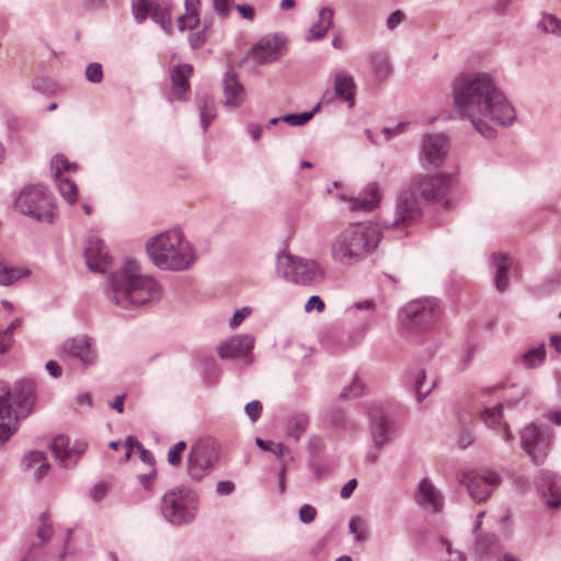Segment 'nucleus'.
<instances>
[{
    "label": "nucleus",
    "mask_w": 561,
    "mask_h": 561,
    "mask_svg": "<svg viewBox=\"0 0 561 561\" xmlns=\"http://www.w3.org/2000/svg\"><path fill=\"white\" fill-rule=\"evenodd\" d=\"M451 179L453 175L446 173L414 176L409 186L399 194L393 218L383 222L385 228L405 230L421 218L423 206L430 202L449 206Z\"/></svg>",
    "instance_id": "f03ea898"
},
{
    "label": "nucleus",
    "mask_w": 561,
    "mask_h": 561,
    "mask_svg": "<svg viewBox=\"0 0 561 561\" xmlns=\"http://www.w3.org/2000/svg\"><path fill=\"white\" fill-rule=\"evenodd\" d=\"M529 396V388L524 387L516 390L514 394L507 397L504 400L503 404L507 409H523L526 407Z\"/></svg>",
    "instance_id": "c03bdc74"
},
{
    "label": "nucleus",
    "mask_w": 561,
    "mask_h": 561,
    "mask_svg": "<svg viewBox=\"0 0 561 561\" xmlns=\"http://www.w3.org/2000/svg\"><path fill=\"white\" fill-rule=\"evenodd\" d=\"M206 42V26L196 33H193L188 37V43L192 49L201 48Z\"/></svg>",
    "instance_id": "13d9d810"
},
{
    "label": "nucleus",
    "mask_w": 561,
    "mask_h": 561,
    "mask_svg": "<svg viewBox=\"0 0 561 561\" xmlns=\"http://www.w3.org/2000/svg\"><path fill=\"white\" fill-rule=\"evenodd\" d=\"M381 238L382 233L376 225L352 224L330 241V259L335 266L351 270L375 253Z\"/></svg>",
    "instance_id": "20e7f679"
},
{
    "label": "nucleus",
    "mask_w": 561,
    "mask_h": 561,
    "mask_svg": "<svg viewBox=\"0 0 561 561\" xmlns=\"http://www.w3.org/2000/svg\"><path fill=\"white\" fill-rule=\"evenodd\" d=\"M172 92L181 101L187 100L190 91V78L193 75V67L190 64L176 65L171 69Z\"/></svg>",
    "instance_id": "a878e982"
},
{
    "label": "nucleus",
    "mask_w": 561,
    "mask_h": 561,
    "mask_svg": "<svg viewBox=\"0 0 561 561\" xmlns=\"http://www.w3.org/2000/svg\"><path fill=\"white\" fill-rule=\"evenodd\" d=\"M408 123L405 122H401L399 124H397L394 127H385L381 129V135L383 137V141H389L390 139H392L393 137L400 135L401 133L404 131L405 127H407Z\"/></svg>",
    "instance_id": "4d7b16f0"
},
{
    "label": "nucleus",
    "mask_w": 561,
    "mask_h": 561,
    "mask_svg": "<svg viewBox=\"0 0 561 561\" xmlns=\"http://www.w3.org/2000/svg\"><path fill=\"white\" fill-rule=\"evenodd\" d=\"M414 501L426 514H438L443 511L445 505L444 495L427 477L419 481Z\"/></svg>",
    "instance_id": "f3484780"
},
{
    "label": "nucleus",
    "mask_w": 561,
    "mask_h": 561,
    "mask_svg": "<svg viewBox=\"0 0 561 561\" xmlns=\"http://www.w3.org/2000/svg\"><path fill=\"white\" fill-rule=\"evenodd\" d=\"M333 16L334 12L331 8H322L319 11V21L309 28L306 39L308 42L322 39L333 25Z\"/></svg>",
    "instance_id": "7c9ffc66"
},
{
    "label": "nucleus",
    "mask_w": 561,
    "mask_h": 561,
    "mask_svg": "<svg viewBox=\"0 0 561 561\" xmlns=\"http://www.w3.org/2000/svg\"><path fill=\"white\" fill-rule=\"evenodd\" d=\"M156 0H131L130 9L134 20L141 24L151 15Z\"/></svg>",
    "instance_id": "ea45409f"
},
{
    "label": "nucleus",
    "mask_w": 561,
    "mask_h": 561,
    "mask_svg": "<svg viewBox=\"0 0 561 561\" xmlns=\"http://www.w3.org/2000/svg\"><path fill=\"white\" fill-rule=\"evenodd\" d=\"M25 273L21 270L10 267L0 261V285L8 286L20 279Z\"/></svg>",
    "instance_id": "de8ad7c7"
},
{
    "label": "nucleus",
    "mask_w": 561,
    "mask_h": 561,
    "mask_svg": "<svg viewBox=\"0 0 561 561\" xmlns=\"http://www.w3.org/2000/svg\"><path fill=\"white\" fill-rule=\"evenodd\" d=\"M344 201L351 211L370 213L381 201V193L376 183H369L357 197H346Z\"/></svg>",
    "instance_id": "4be33fe9"
},
{
    "label": "nucleus",
    "mask_w": 561,
    "mask_h": 561,
    "mask_svg": "<svg viewBox=\"0 0 561 561\" xmlns=\"http://www.w3.org/2000/svg\"><path fill=\"white\" fill-rule=\"evenodd\" d=\"M539 26L547 33L561 37V20L549 13H545L539 22Z\"/></svg>",
    "instance_id": "49530a36"
},
{
    "label": "nucleus",
    "mask_w": 561,
    "mask_h": 561,
    "mask_svg": "<svg viewBox=\"0 0 561 561\" xmlns=\"http://www.w3.org/2000/svg\"><path fill=\"white\" fill-rule=\"evenodd\" d=\"M439 316L435 298H421L407 304L400 311L401 323L412 330H424Z\"/></svg>",
    "instance_id": "4468645a"
},
{
    "label": "nucleus",
    "mask_w": 561,
    "mask_h": 561,
    "mask_svg": "<svg viewBox=\"0 0 561 561\" xmlns=\"http://www.w3.org/2000/svg\"><path fill=\"white\" fill-rule=\"evenodd\" d=\"M276 272L284 279L298 285H312L324 277V268L314 260L280 253L276 259Z\"/></svg>",
    "instance_id": "1a4fd4ad"
},
{
    "label": "nucleus",
    "mask_w": 561,
    "mask_h": 561,
    "mask_svg": "<svg viewBox=\"0 0 561 561\" xmlns=\"http://www.w3.org/2000/svg\"><path fill=\"white\" fill-rule=\"evenodd\" d=\"M34 404V386L16 381L8 387L0 380V446L18 430V419L27 416Z\"/></svg>",
    "instance_id": "423d86ee"
},
{
    "label": "nucleus",
    "mask_w": 561,
    "mask_h": 561,
    "mask_svg": "<svg viewBox=\"0 0 561 561\" xmlns=\"http://www.w3.org/2000/svg\"><path fill=\"white\" fill-rule=\"evenodd\" d=\"M50 447L54 456L61 462L64 467L73 466L75 459H71L72 454H70L69 438L67 436L60 435L55 437Z\"/></svg>",
    "instance_id": "c9c22d12"
},
{
    "label": "nucleus",
    "mask_w": 561,
    "mask_h": 561,
    "mask_svg": "<svg viewBox=\"0 0 561 561\" xmlns=\"http://www.w3.org/2000/svg\"><path fill=\"white\" fill-rule=\"evenodd\" d=\"M199 0H185V14L178 18V27L180 31L193 30L199 23L198 8Z\"/></svg>",
    "instance_id": "72a5a7b5"
},
{
    "label": "nucleus",
    "mask_w": 561,
    "mask_h": 561,
    "mask_svg": "<svg viewBox=\"0 0 561 561\" xmlns=\"http://www.w3.org/2000/svg\"><path fill=\"white\" fill-rule=\"evenodd\" d=\"M368 60L377 78L386 79L390 75L391 67L385 54L378 51L371 53Z\"/></svg>",
    "instance_id": "4c0bfd02"
},
{
    "label": "nucleus",
    "mask_w": 561,
    "mask_h": 561,
    "mask_svg": "<svg viewBox=\"0 0 561 561\" xmlns=\"http://www.w3.org/2000/svg\"><path fill=\"white\" fill-rule=\"evenodd\" d=\"M347 314L356 321L362 334L371 330L377 322V308L373 299L354 302L347 308Z\"/></svg>",
    "instance_id": "412c9836"
},
{
    "label": "nucleus",
    "mask_w": 561,
    "mask_h": 561,
    "mask_svg": "<svg viewBox=\"0 0 561 561\" xmlns=\"http://www.w3.org/2000/svg\"><path fill=\"white\" fill-rule=\"evenodd\" d=\"M539 494L549 508L556 510L561 505V477L556 472L542 469L536 476Z\"/></svg>",
    "instance_id": "a211bd4d"
},
{
    "label": "nucleus",
    "mask_w": 561,
    "mask_h": 561,
    "mask_svg": "<svg viewBox=\"0 0 561 561\" xmlns=\"http://www.w3.org/2000/svg\"><path fill=\"white\" fill-rule=\"evenodd\" d=\"M365 385L358 376L353 378L352 383L344 389L342 396L346 398H356L364 393Z\"/></svg>",
    "instance_id": "603ef678"
},
{
    "label": "nucleus",
    "mask_w": 561,
    "mask_h": 561,
    "mask_svg": "<svg viewBox=\"0 0 561 561\" xmlns=\"http://www.w3.org/2000/svg\"><path fill=\"white\" fill-rule=\"evenodd\" d=\"M186 448V443L184 440H179L174 444L169 450L167 455V460L171 466H178L182 459V453Z\"/></svg>",
    "instance_id": "8fccbe9b"
},
{
    "label": "nucleus",
    "mask_w": 561,
    "mask_h": 561,
    "mask_svg": "<svg viewBox=\"0 0 561 561\" xmlns=\"http://www.w3.org/2000/svg\"><path fill=\"white\" fill-rule=\"evenodd\" d=\"M320 108V103H318L312 111L302 112V113H293L286 114L282 116L283 122L291 125V126H302L307 124L314 115V113Z\"/></svg>",
    "instance_id": "a18cd8bd"
},
{
    "label": "nucleus",
    "mask_w": 561,
    "mask_h": 561,
    "mask_svg": "<svg viewBox=\"0 0 561 561\" xmlns=\"http://www.w3.org/2000/svg\"><path fill=\"white\" fill-rule=\"evenodd\" d=\"M472 421L473 417L469 412H461L459 414L460 434L457 443L461 449L469 447L474 440Z\"/></svg>",
    "instance_id": "e433bc0d"
},
{
    "label": "nucleus",
    "mask_w": 561,
    "mask_h": 561,
    "mask_svg": "<svg viewBox=\"0 0 561 561\" xmlns=\"http://www.w3.org/2000/svg\"><path fill=\"white\" fill-rule=\"evenodd\" d=\"M449 139L445 134H427L423 138L420 160L425 168L440 167L448 154Z\"/></svg>",
    "instance_id": "dca6fc26"
},
{
    "label": "nucleus",
    "mask_w": 561,
    "mask_h": 561,
    "mask_svg": "<svg viewBox=\"0 0 561 561\" xmlns=\"http://www.w3.org/2000/svg\"><path fill=\"white\" fill-rule=\"evenodd\" d=\"M504 404L499 403L493 408H486L482 412V419L485 425L490 428H499L503 433V439L511 444L514 440V435L510 432L508 424L503 421Z\"/></svg>",
    "instance_id": "c85d7f7f"
},
{
    "label": "nucleus",
    "mask_w": 561,
    "mask_h": 561,
    "mask_svg": "<svg viewBox=\"0 0 561 561\" xmlns=\"http://www.w3.org/2000/svg\"><path fill=\"white\" fill-rule=\"evenodd\" d=\"M20 324L21 319L16 318L3 332L0 333V354H4L10 348L12 343L11 332L19 328Z\"/></svg>",
    "instance_id": "09e8293b"
},
{
    "label": "nucleus",
    "mask_w": 561,
    "mask_h": 561,
    "mask_svg": "<svg viewBox=\"0 0 561 561\" xmlns=\"http://www.w3.org/2000/svg\"><path fill=\"white\" fill-rule=\"evenodd\" d=\"M156 476H157V470L154 468H151L150 472H148V473L138 476V480L146 491H148V492L153 491V480H154Z\"/></svg>",
    "instance_id": "052dcab7"
},
{
    "label": "nucleus",
    "mask_w": 561,
    "mask_h": 561,
    "mask_svg": "<svg viewBox=\"0 0 561 561\" xmlns=\"http://www.w3.org/2000/svg\"><path fill=\"white\" fill-rule=\"evenodd\" d=\"M204 376L206 378V382L208 385H213L216 382L219 376V368L214 359H209L205 362Z\"/></svg>",
    "instance_id": "5fc2aeb1"
},
{
    "label": "nucleus",
    "mask_w": 561,
    "mask_h": 561,
    "mask_svg": "<svg viewBox=\"0 0 561 561\" xmlns=\"http://www.w3.org/2000/svg\"><path fill=\"white\" fill-rule=\"evenodd\" d=\"M443 545L448 552V559L446 561H465V556L458 550H453L451 543L448 540H444Z\"/></svg>",
    "instance_id": "774afa93"
},
{
    "label": "nucleus",
    "mask_w": 561,
    "mask_h": 561,
    "mask_svg": "<svg viewBox=\"0 0 561 561\" xmlns=\"http://www.w3.org/2000/svg\"><path fill=\"white\" fill-rule=\"evenodd\" d=\"M55 181L62 197L69 204L76 203L78 197V187L76 183L68 178H58V180Z\"/></svg>",
    "instance_id": "37998d69"
},
{
    "label": "nucleus",
    "mask_w": 561,
    "mask_h": 561,
    "mask_svg": "<svg viewBox=\"0 0 561 561\" xmlns=\"http://www.w3.org/2000/svg\"><path fill=\"white\" fill-rule=\"evenodd\" d=\"M285 43L282 34L266 35L260 39L252 49L254 58L260 62H266L273 59Z\"/></svg>",
    "instance_id": "393cba45"
},
{
    "label": "nucleus",
    "mask_w": 561,
    "mask_h": 561,
    "mask_svg": "<svg viewBox=\"0 0 561 561\" xmlns=\"http://www.w3.org/2000/svg\"><path fill=\"white\" fill-rule=\"evenodd\" d=\"M308 424L309 417L306 414H296L288 420L286 425V434L289 437H293L295 440H298L306 432Z\"/></svg>",
    "instance_id": "58836bf2"
},
{
    "label": "nucleus",
    "mask_w": 561,
    "mask_h": 561,
    "mask_svg": "<svg viewBox=\"0 0 561 561\" xmlns=\"http://www.w3.org/2000/svg\"><path fill=\"white\" fill-rule=\"evenodd\" d=\"M553 432L547 424L530 423L519 434L520 447L536 465L542 463L551 448Z\"/></svg>",
    "instance_id": "ddd939ff"
},
{
    "label": "nucleus",
    "mask_w": 561,
    "mask_h": 561,
    "mask_svg": "<svg viewBox=\"0 0 561 561\" xmlns=\"http://www.w3.org/2000/svg\"><path fill=\"white\" fill-rule=\"evenodd\" d=\"M199 110V118L202 124V129L204 133L207 131L209 125L216 117V108L214 104L208 99H203L198 103Z\"/></svg>",
    "instance_id": "a19ab883"
},
{
    "label": "nucleus",
    "mask_w": 561,
    "mask_h": 561,
    "mask_svg": "<svg viewBox=\"0 0 561 561\" xmlns=\"http://www.w3.org/2000/svg\"><path fill=\"white\" fill-rule=\"evenodd\" d=\"M366 409L373 446L380 451L396 439L399 426L385 403L374 401L368 403Z\"/></svg>",
    "instance_id": "9d476101"
},
{
    "label": "nucleus",
    "mask_w": 561,
    "mask_h": 561,
    "mask_svg": "<svg viewBox=\"0 0 561 561\" xmlns=\"http://www.w3.org/2000/svg\"><path fill=\"white\" fill-rule=\"evenodd\" d=\"M20 211L37 221L51 224L56 218L53 196L41 186L25 187L16 199Z\"/></svg>",
    "instance_id": "9b49d317"
},
{
    "label": "nucleus",
    "mask_w": 561,
    "mask_h": 561,
    "mask_svg": "<svg viewBox=\"0 0 561 561\" xmlns=\"http://www.w3.org/2000/svg\"><path fill=\"white\" fill-rule=\"evenodd\" d=\"M456 480L466 486L469 496L477 503L486 501L502 482L501 476L489 469H460Z\"/></svg>",
    "instance_id": "f8f14e48"
},
{
    "label": "nucleus",
    "mask_w": 561,
    "mask_h": 561,
    "mask_svg": "<svg viewBox=\"0 0 561 561\" xmlns=\"http://www.w3.org/2000/svg\"><path fill=\"white\" fill-rule=\"evenodd\" d=\"M263 405L259 400H253L244 405V413L252 423H255L262 414Z\"/></svg>",
    "instance_id": "864d4df0"
},
{
    "label": "nucleus",
    "mask_w": 561,
    "mask_h": 561,
    "mask_svg": "<svg viewBox=\"0 0 561 561\" xmlns=\"http://www.w3.org/2000/svg\"><path fill=\"white\" fill-rule=\"evenodd\" d=\"M146 252L151 263L164 271H186L196 260L193 244L180 228L150 238L146 242Z\"/></svg>",
    "instance_id": "39448f33"
},
{
    "label": "nucleus",
    "mask_w": 561,
    "mask_h": 561,
    "mask_svg": "<svg viewBox=\"0 0 561 561\" xmlns=\"http://www.w3.org/2000/svg\"><path fill=\"white\" fill-rule=\"evenodd\" d=\"M77 169V164L69 162L62 154H56L50 162V171L55 180H58V178H65L62 172L70 170L76 171Z\"/></svg>",
    "instance_id": "79ce46f5"
},
{
    "label": "nucleus",
    "mask_w": 561,
    "mask_h": 561,
    "mask_svg": "<svg viewBox=\"0 0 561 561\" xmlns=\"http://www.w3.org/2000/svg\"><path fill=\"white\" fill-rule=\"evenodd\" d=\"M317 516V510L310 504H304L299 508V520L302 524H310Z\"/></svg>",
    "instance_id": "6e6d98bb"
},
{
    "label": "nucleus",
    "mask_w": 561,
    "mask_h": 561,
    "mask_svg": "<svg viewBox=\"0 0 561 561\" xmlns=\"http://www.w3.org/2000/svg\"><path fill=\"white\" fill-rule=\"evenodd\" d=\"M254 346V339L249 334L233 335L228 341L221 343L218 346V355L222 359L227 358H247L250 362L249 356Z\"/></svg>",
    "instance_id": "aec40b11"
},
{
    "label": "nucleus",
    "mask_w": 561,
    "mask_h": 561,
    "mask_svg": "<svg viewBox=\"0 0 561 561\" xmlns=\"http://www.w3.org/2000/svg\"><path fill=\"white\" fill-rule=\"evenodd\" d=\"M55 354L68 367L81 370L94 367L99 362L96 342L88 334H77L65 339L56 347Z\"/></svg>",
    "instance_id": "6e6552de"
},
{
    "label": "nucleus",
    "mask_w": 561,
    "mask_h": 561,
    "mask_svg": "<svg viewBox=\"0 0 561 561\" xmlns=\"http://www.w3.org/2000/svg\"><path fill=\"white\" fill-rule=\"evenodd\" d=\"M476 554L480 558L488 559L489 557L499 559L501 556L500 547L495 536L488 535L484 537H477L474 547Z\"/></svg>",
    "instance_id": "f704fd0d"
},
{
    "label": "nucleus",
    "mask_w": 561,
    "mask_h": 561,
    "mask_svg": "<svg viewBox=\"0 0 561 561\" xmlns=\"http://www.w3.org/2000/svg\"><path fill=\"white\" fill-rule=\"evenodd\" d=\"M453 96L456 114L469 119L473 128L486 139L495 137L490 123L506 127L516 119L514 106L486 73L458 78L453 87Z\"/></svg>",
    "instance_id": "f257e3e1"
},
{
    "label": "nucleus",
    "mask_w": 561,
    "mask_h": 561,
    "mask_svg": "<svg viewBox=\"0 0 561 561\" xmlns=\"http://www.w3.org/2000/svg\"><path fill=\"white\" fill-rule=\"evenodd\" d=\"M324 309V302L323 300L317 296V295H313L311 296L308 301L306 302L305 305V310L307 312H310L312 310H318V311H322Z\"/></svg>",
    "instance_id": "0e129e2a"
},
{
    "label": "nucleus",
    "mask_w": 561,
    "mask_h": 561,
    "mask_svg": "<svg viewBox=\"0 0 561 561\" xmlns=\"http://www.w3.org/2000/svg\"><path fill=\"white\" fill-rule=\"evenodd\" d=\"M512 266L511 257L505 253H493L490 267L494 271V282L497 290L502 291L508 284V272Z\"/></svg>",
    "instance_id": "cd10ccee"
},
{
    "label": "nucleus",
    "mask_w": 561,
    "mask_h": 561,
    "mask_svg": "<svg viewBox=\"0 0 561 561\" xmlns=\"http://www.w3.org/2000/svg\"><path fill=\"white\" fill-rule=\"evenodd\" d=\"M234 483L230 480L219 481L216 485V492L218 495L226 496L234 492Z\"/></svg>",
    "instance_id": "680f3d73"
},
{
    "label": "nucleus",
    "mask_w": 561,
    "mask_h": 561,
    "mask_svg": "<svg viewBox=\"0 0 561 561\" xmlns=\"http://www.w3.org/2000/svg\"><path fill=\"white\" fill-rule=\"evenodd\" d=\"M160 512L164 520L173 526L190 525L198 512V496L187 486L173 488L162 496Z\"/></svg>",
    "instance_id": "0eeeda50"
},
{
    "label": "nucleus",
    "mask_w": 561,
    "mask_h": 561,
    "mask_svg": "<svg viewBox=\"0 0 561 561\" xmlns=\"http://www.w3.org/2000/svg\"><path fill=\"white\" fill-rule=\"evenodd\" d=\"M150 18L167 34H170L172 32L173 23H172L170 1L156 0L153 8H151Z\"/></svg>",
    "instance_id": "2f4dec72"
},
{
    "label": "nucleus",
    "mask_w": 561,
    "mask_h": 561,
    "mask_svg": "<svg viewBox=\"0 0 561 561\" xmlns=\"http://www.w3.org/2000/svg\"><path fill=\"white\" fill-rule=\"evenodd\" d=\"M546 345L543 343L526 350L523 354L514 359V362L526 369L539 367L546 358Z\"/></svg>",
    "instance_id": "473e14b6"
},
{
    "label": "nucleus",
    "mask_w": 561,
    "mask_h": 561,
    "mask_svg": "<svg viewBox=\"0 0 561 561\" xmlns=\"http://www.w3.org/2000/svg\"><path fill=\"white\" fill-rule=\"evenodd\" d=\"M250 313L251 309L248 307H243L242 309L236 310L229 322L230 328H238Z\"/></svg>",
    "instance_id": "bf43d9fd"
},
{
    "label": "nucleus",
    "mask_w": 561,
    "mask_h": 561,
    "mask_svg": "<svg viewBox=\"0 0 561 561\" xmlns=\"http://www.w3.org/2000/svg\"><path fill=\"white\" fill-rule=\"evenodd\" d=\"M104 290L112 304L128 310L159 301L162 296L159 282L151 275L142 274L133 260L125 261L110 274Z\"/></svg>",
    "instance_id": "7ed1b4c3"
},
{
    "label": "nucleus",
    "mask_w": 561,
    "mask_h": 561,
    "mask_svg": "<svg viewBox=\"0 0 561 561\" xmlns=\"http://www.w3.org/2000/svg\"><path fill=\"white\" fill-rule=\"evenodd\" d=\"M218 460V454L211 442L195 443L187 458V474L193 481H201L209 474Z\"/></svg>",
    "instance_id": "2eb2a0df"
},
{
    "label": "nucleus",
    "mask_w": 561,
    "mask_h": 561,
    "mask_svg": "<svg viewBox=\"0 0 561 561\" xmlns=\"http://www.w3.org/2000/svg\"><path fill=\"white\" fill-rule=\"evenodd\" d=\"M45 368L50 377L59 378L62 375V368L56 360H48L45 365Z\"/></svg>",
    "instance_id": "338daca9"
},
{
    "label": "nucleus",
    "mask_w": 561,
    "mask_h": 561,
    "mask_svg": "<svg viewBox=\"0 0 561 561\" xmlns=\"http://www.w3.org/2000/svg\"><path fill=\"white\" fill-rule=\"evenodd\" d=\"M334 94L339 101L347 103L352 108L355 104L356 83L354 77L346 70H339L333 73Z\"/></svg>",
    "instance_id": "5701e85b"
},
{
    "label": "nucleus",
    "mask_w": 561,
    "mask_h": 561,
    "mask_svg": "<svg viewBox=\"0 0 561 561\" xmlns=\"http://www.w3.org/2000/svg\"><path fill=\"white\" fill-rule=\"evenodd\" d=\"M83 254L88 267L93 272L105 273L111 266L112 257L104 241L98 236L87 239Z\"/></svg>",
    "instance_id": "6ab92c4d"
},
{
    "label": "nucleus",
    "mask_w": 561,
    "mask_h": 561,
    "mask_svg": "<svg viewBox=\"0 0 561 561\" xmlns=\"http://www.w3.org/2000/svg\"><path fill=\"white\" fill-rule=\"evenodd\" d=\"M102 65L99 62H91L85 68V78L91 83H100L103 80Z\"/></svg>",
    "instance_id": "3c124183"
},
{
    "label": "nucleus",
    "mask_w": 561,
    "mask_h": 561,
    "mask_svg": "<svg viewBox=\"0 0 561 561\" xmlns=\"http://www.w3.org/2000/svg\"><path fill=\"white\" fill-rule=\"evenodd\" d=\"M225 105L239 107L245 100L243 85L238 81L237 76L227 71L222 80Z\"/></svg>",
    "instance_id": "bb28decb"
},
{
    "label": "nucleus",
    "mask_w": 561,
    "mask_h": 561,
    "mask_svg": "<svg viewBox=\"0 0 561 561\" xmlns=\"http://www.w3.org/2000/svg\"><path fill=\"white\" fill-rule=\"evenodd\" d=\"M404 14L402 11L397 10L392 12L386 20V25L388 30H394L399 24L402 23Z\"/></svg>",
    "instance_id": "e2e57ef3"
},
{
    "label": "nucleus",
    "mask_w": 561,
    "mask_h": 561,
    "mask_svg": "<svg viewBox=\"0 0 561 561\" xmlns=\"http://www.w3.org/2000/svg\"><path fill=\"white\" fill-rule=\"evenodd\" d=\"M23 466L33 471V477L36 480L44 478L50 469L46 454L39 450L26 454L23 458Z\"/></svg>",
    "instance_id": "c756f323"
},
{
    "label": "nucleus",
    "mask_w": 561,
    "mask_h": 561,
    "mask_svg": "<svg viewBox=\"0 0 561 561\" xmlns=\"http://www.w3.org/2000/svg\"><path fill=\"white\" fill-rule=\"evenodd\" d=\"M405 382L415 394L416 401L422 402L434 389L435 381L427 380L424 368H411L405 377Z\"/></svg>",
    "instance_id": "b1692460"
},
{
    "label": "nucleus",
    "mask_w": 561,
    "mask_h": 561,
    "mask_svg": "<svg viewBox=\"0 0 561 561\" xmlns=\"http://www.w3.org/2000/svg\"><path fill=\"white\" fill-rule=\"evenodd\" d=\"M107 494V488L103 484L94 485L90 491V496L94 503L101 502Z\"/></svg>",
    "instance_id": "69168bd1"
}]
</instances>
